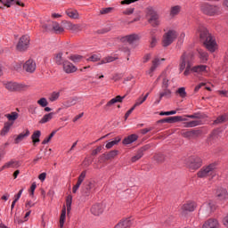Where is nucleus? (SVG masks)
Returning <instances> with one entry per match:
<instances>
[{"label":"nucleus","instance_id":"680f3d73","mask_svg":"<svg viewBox=\"0 0 228 228\" xmlns=\"http://www.w3.org/2000/svg\"><path fill=\"white\" fill-rule=\"evenodd\" d=\"M177 94L180 95V97L184 99V97H186V89L184 87H180L177 90Z\"/></svg>","mask_w":228,"mask_h":228},{"label":"nucleus","instance_id":"6e6d98bb","mask_svg":"<svg viewBox=\"0 0 228 228\" xmlns=\"http://www.w3.org/2000/svg\"><path fill=\"white\" fill-rule=\"evenodd\" d=\"M101 60V54H93L91 55L88 59H87V61H93V62H95V61H100Z\"/></svg>","mask_w":228,"mask_h":228},{"label":"nucleus","instance_id":"5fc2aeb1","mask_svg":"<svg viewBox=\"0 0 228 228\" xmlns=\"http://www.w3.org/2000/svg\"><path fill=\"white\" fill-rule=\"evenodd\" d=\"M154 160L157 163H163V161H165V156L163 154H161V153L156 154L154 156Z\"/></svg>","mask_w":228,"mask_h":228},{"label":"nucleus","instance_id":"c85d7f7f","mask_svg":"<svg viewBox=\"0 0 228 228\" xmlns=\"http://www.w3.org/2000/svg\"><path fill=\"white\" fill-rule=\"evenodd\" d=\"M53 61L57 65H63V63H65V60H63V53H56L53 57Z\"/></svg>","mask_w":228,"mask_h":228},{"label":"nucleus","instance_id":"0eeeda50","mask_svg":"<svg viewBox=\"0 0 228 228\" xmlns=\"http://www.w3.org/2000/svg\"><path fill=\"white\" fill-rule=\"evenodd\" d=\"M197 208V203L194 201H187L180 208V215L183 216H186L189 213H191L195 211V208Z\"/></svg>","mask_w":228,"mask_h":228},{"label":"nucleus","instance_id":"c03bdc74","mask_svg":"<svg viewBox=\"0 0 228 228\" xmlns=\"http://www.w3.org/2000/svg\"><path fill=\"white\" fill-rule=\"evenodd\" d=\"M12 126H13V123L7 122L4 124V126L1 132L2 136H4L7 133H9Z\"/></svg>","mask_w":228,"mask_h":228},{"label":"nucleus","instance_id":"338daca9","mask_svg":"<svg viewBox=\"0 0 228 228\" xmlns=\"http://www.w3.org/2000/svg\"><path fill=\"white\" fill-rule=\"evenodd\" d=\"M72 207V196H68L66 200V208Z\"/></svg>","mask_w":228,"mask_h":228},{"label":"nucleus","instance_id":"13d9d810","mask_svg":"<svg viewBox=\"0 0 228 228\" xmlns=\"http://www.w3.org/2000/svg\"><path fill=\"white\" fill-rule=\"evenodd\" d=\"M118 154V151L113 150V151H110V152L107 154L106 159H112L115 158Z\"/></svg>","mask_w":228,"mask_h":228},{"label":"nucleus","instance_id":"f3484780","mask_svg":"<svg viewBox=\"0 0 228 228\" xmlns=\"http://www.w3.org/2000/svg\"><path fill=\"white\" fill-rule=\"evenodd\" d=\"M140 40V36L138 34H131L128 36H125L121 38V42H128V44H134Z\"/></svg>","mask_w":228,"mask_h":228},{"label":"nucleus","instance_id":"f8f14e48","mask_svg":"<svg viewBox=\"0 0 228 228\" xmlns=\"http://www.w3.org/2000/svg\"><path fill=\"white\" fill-rule=\"evenodd\" d=\"M216 199L220 201L227 200H228V192L227 189H224L222 187L218 188L216 191Z\"/></svg>","mask_w":228,"mask_h":228},{"label":"nucleus","instance_id":"e2e57ef3","mask_svg":"<svg viewBox=\"0 0 228 228\" xmlns=\"http://www.w3.org/2000/svg\"><path fill=\"white\" fill-rule=\"evenodd\" d=\"M225 120H227V116H219L215 120V124H222V122H225Z\"/></svg>","mask_w":228,"mask_h":228},{"label":"nucleus","instance_id":"9b49d317","mask_svg":"<svg viewBox=\"0 0 228 228\" xmlns=\"http://www.w3.org/2000/svg\"><path fill=\"white\" fill-rule=\"evenodd\" d=\"M189 161L188 167L191 170H197L202 167V159L199 157H191Z\"/></svg>","mask_w":228,"mask_h":228},{"label":"nucleus","instance_id":"4d7b16f0","mask_svg":"<svg viewBox=\"0 0 228 228\" xmlns=\"http://www.w3.org/2000/svg\"><path fill=\"white\" fill-rule=\"evenodd\" d=\"M69 60H71V61H73L74 63H79V61H81L83 60V56H81V55H71L69 57Z\"/></svg>","mask_w":228,"mask_h":228},{"label":"nucleus","instance_id":"0e129e2a","mask_svg":"<svg viewBox=\"0 0 228 228\" xmlns=\"http://www.w3.org/2000/svg\"><path fill=\"white\" fill-rule=\"evenodd\" d=\"M144 102H145V98L140 97L139 99H137V101L135 102V103L133 107L136 108L138 106H141V104H143Z\"/></svg>","mask_w":228,"mask_h":228},{"label":"nucleus","instance_id":"aec40b11","mask_svg":"<svg viewBox=\"0 0 228 228\" xmlns=\"http://www.w3.org/2000/svg\"><path fill=\"white\" fill-rule=\"evenodd\" d=\"M94 188H95V184L94 183V182H88V183L86 184L83 189L84 197H90V193L92 190H94Z\"/></svg>","mask_w":228,"mask_h":228},{"label":"nucleus","instance_id":"58836bf2","mask_svg":"<svg viewBox=\"0 0 228 228\" xmlns=\"http://www.w3.org/2000/svg\"><path fill=\"white\" fill-rule=\"evenodd\" d=\"M162 77V88H168V83L170 79L167 77V75H160V77L157 79V81H159V78Z\"/></svg>","mask_w":228,"mask_h":228},{"label":"nucleus","instance_id":"774afa93","mask_svg":"<svg viewBox=\"0 0 228 228\" xmlns=\"http://www.w3.org/2000/svg\"><path fill=\"white\" fill-rule=\"evenodd\" d=\"M73 25H74V24H73L72 22H70V21H66V22L64 23V28H65L66 29H69V31H71Z\"/></svg>","mask_w":228,"mask_h":228},{"label":"nucleus","instance_id":"de8ad7c7","mask_svg":"<svg viewBox=\"0 0 228 228\" xmlns=\"http://www.w3.org/2000/svg\"><path fill=\"white\" fill-rule=\"evenodd\" d=\"M5 117H6V118H8V120L15 122V120H17V118H19V113L12 112L11 114H6Z\"/></svg>","mask_w":228,"mask_h":228},{"label":"nucleus","instance_id":"412c9836","mask_svg":"<svg viewBox=\"0 0 228 228\" xmlns=\"http://www.w3.org/2000/svg\"><path fill=\"white\" fill-rule=\"evenodd\" d=\"M124 99H126V95H118L115 98H112L110 102H108L105 105V108H110V106H113V104H117V102H122Z\"/></svg>","mask_w":228,"mask_h":228},{"label":"nucleus","instance_id":"7c9ffc66","mask_svg":"<svg viewBox=\"0 0 228 228\" xmlns=\"http://www.w3.org/2000/svg\"><path fill=\"white\" fill-rule=\"evenodd\" d=\"M0 3H3L4 4V6H7V8H10V4L11 3H16V4H18V6H24V3L19 1V0H0Z\"/></svg>","mask_w":228,"mask_h":228},{"label":"nucleus","instance_id":"8fccbe9b","mask_svg":"<svg viewBox=\"0 0 228 228\" xmlns=\"http://www.w3.org/2000/svg\"><path fill=\"white\" fill-rule=\"evenodd\" d=\"M60 99V93L53 92L49 96L50 102H54L55 101H58Z\"/></svg>","mask_w":228,"mask_h":228},{"label":"nucleus","instance_id":"864d4df0","mask_svg":"<svg viewBox=\"0 0 228 228\" xmlns=\"http://www.w3.org/2000/svg\"><path fill=\"white\" fill-rule=\"evenodd\" d=\"M181 134L183 136V138H191V136L195 134V132L183 130L181 132Z\"/></svg>","mask_w":228,"mask_h":228},{"label":"nucleus","instance_id":"423d86ee","mask_svg":"<svg viewBox=\"0 0 228 228\" xmlns=\"http://www.w3.org/2000/svg\"><path fill=\"white\" fill-rule=\"evenodd\" d=\"M177 38V32L175 30H168L166 34L163 36L162 45L163 47H168L174 40Z\"/></svg>","mask_w":228,"mask_h":228},{"label":"nucleus","instance_id":"bf43d9fd","mask_svg":"<svg viewBox=\"0 0 228 228\" xmlns=\"http://www.w3.org/2000/svg\"><path fill=\"white\" fill-rule=\"evenodd\" d=\"M8 145H9L8 142H5L0 148V158H2V159L4 158V154H6V151H4V149H6V147H8Z\"/></svg>","mask_w":228,"mask_h":228},{"label":"nucleus","instance_id":"37998d69","mask_svg":"<svg viewBox=\"0 0 228 228\" xmlns=\"http://www.w3.org/2000/svg\"><path fill=\"white\" fill-rule=\"evenodd\" d=\"M146 15L147 17H152L154 15H158V12H156V9L152 6H149L146 9Z\"/></svg>","mask_w":228,"mask_h":228},{"label":"nucleus","instance_id":"c756f323","mask_svg":"<svg viewBox=\"0 0 228 228\" xmlns=\"http://www.w3.org/2000/svg\"><path fill=\"white\" fill-rule=\"evenodd\" d=\"M54 115H56V113L54 112H50L48 114H45L41 120L39 121L40 124H47V122L53 120V117H54Z\"/></svg>","mask_w":228,"mask_h":228},{"label":"nucleus","instance_id":"bb28decb","mask_svg":"<svg viewBox=\"0 0 228 228\" xmlns=\"http://www.w3.org/2000/svg\"><path fill=\"white\" fill-rule=\"evenodd\" d=\"M67 218V208L63 207L61 210V214L60 216V221H59V227L63 228V225H65V220Z\"/></svg>","mask_w":228,"mask_h":228},{"label":"nucleus","instance_id":"39448f33","mask_svg":"<svg viewBox=\"0 0 228 228\" xmlns=\"http://www.w3.org/2000/svg\"><path fill=\"white\" fill-rule=\"evenodd\" d=\"M216 169V166L215 164H210L198 172V177H208L209 175L214 177V175H216V172L215 171Z\"/></svg>","mask_w":228,"mask_h":228},{"label":"nucleus","instance_id":"603ef678","mask_svg":"<svg viewBox=\"0 0 228 228\" xmlns=\"http://www.w3.org/2000/svg\"><path fill=\"white\" fill-rule=\"evenodd\" d=\"M57 132H58V130H53L50 134V135L42 142V144L45 145L46 143H49L50 140H53V137L54 136V134H56Z\"/></svg>","mask_w":228,"mask_h":228},{"label":"nucleus","instance_id":"1a4fd4ad","mask_svg":"<svg viewBox=\"0 0 228 228\" xmlns=\"http://www.w3.org/2000/svg\"><path fill=\"white\" fill-rule=\"evenodd\" d=\"M28 86L24 84H19L17 82H7L5 84L6 90H9V92H20V90H24V88H27Z\"/></svg>","mask_w":228,"mask_h":228},{"label":"nucleus","instance_id":"4c0bfd02","mask_svg":"<svg viewBox=\"0 0 228 228\" xmlns=\"http://www.w3.org/2000/svg\"><path fill=\"white\" fill-rule=\"evenodd\" d=\"M198 53L200 54V59L202 61V63H206V61H208L209 55L208 54V53L204 52V50H198Z\"/></svg>","mask_w":228,"mask_h":228},{"label":"nucleus","instance_id":"b1692460","mask_svg":"<svg viewBox=\"0 0 228 228\" xmlns=\"http://www.w3.org/2000/svg\"><path fill=\"white\" fill-rule=\"evenodd\" d=\"M148 22L153 26V28H156V26H159V15L155 14L153 16L148 17Z\"/></svg>","mask_w":228,"mask_h":228},{"label":"nucleus","instance_id":"9d476101","mask_svg":"<svg viewBox=\"0 0 228 228\" xmlns=\"http://www.w3.org/2000/svg\"><path fill=\"white\" fill-rule=\"evenodd\" d=\"M23 69L28 74H33L37 70V62L34 60L29 59L23 64Z\"/></svg>","mask_w":228,"mask_h":228},{"label":"nucleus","instance_id":"f03ea898","mask_svg":"<svg viewBox=\"0 0 228 228\" xmlns=\"http://www.w3.org/2000/svg\"><path fill=\"white\" fill-rule=\"evenodd\" d=\"M193 53L191 52H184L181 57L179 61V70L180 72H183L184 76H190L191 74V67H193Z\"/></svg>","mask_w":228,"mask_h":228},{"label":"nucleus","instance_id":"72a5a7b5","mask_svg":"<svg viewBox=\"0 0 228 228\" xmlns=\"http://www.w3.org/2000/svg\"><path fill=\"white\" fill-rule=\"evenodd\" d=\"M41 134H42V133L40 132V130H37L33 133V134L31 135V139H32L34 145H35V143H38L40 142Z\"/></svg>","mask_w":228,"mask_h":228},{"label":"nucleus","instance_id":"ddd939ff","mask_svg":"<svg viewBox=\"0 0 228 228\" xmlns=\"http://www.w3.org/2000/svg\"><path fill=\"white\" fill-rule=\"evenodd\" d=\"M62 67L66 74H74L77 70V68L69 61H64Z\"/></svg>","mask_w":228,"mask_h":228},{"label":"nucleus","instance_id":"5701e85b","mask_svg":"<svg viewBox=\"0 0 228 228\" xmlns=\"http://www.w3.org/2000/svg\"><path fill=\"white\" fill-rule=\"evenodd\" d=\"M149 149V145L143 146L135 156L132 158V163H135L138 159H141L143 157V151Z\"/></svg>","mask_w":228,"mask_h":228},{"label":"nucleus","instance_id":"ea45409f","mask_svg":"<svg viewBox=\"0 0 228 228\" xmlns=\"http://www.w3.org/2000/svg\"><path fill=\"white\" fill-rule=\"evenodd\" d=\"M154 33H156V30L153 29L150 32L151 35V40L150 42V47L153 48L156 47V45L158 44V38H156V36H154Z\"/></svg>","mask_w":228,"mask_h":228},{"label":"nucleus","instance_id":"a18cd8bd","mask_svg":"<svg viewBox=\"0 0 228 228\" xmlns=\"http://www.w3.org/2000/svg\"><path fill=\"white\" fill-rule=\"evenodd\" d=\"M197 126H200V121L192 120V121L184 123V127H197Z\"/></svg>","mask_w":228,"mask_h":228},{"label":"nucleus","instance_id":"f704fd0d","mask_svg":"<svg viewBox=\"0 0 228 228\" xmlns=\"http://www.w3.org/2000/svg\"><path fill=\"white\" fill-rule=\"evenodd\" d=\"M52 26V29H53L55 33H63V31H65V29L61 26H60V23L56 21H53Z\"/></svg>","mask_w":228,"mask_h":228},{"label":"nucleus","instance_id":"69168bd1","mask_svg":"<svg viewBox=\"0 0 228 228\" xmlns=\"http://www.w3.org/2000/svg\"><path fill=\"white\" fill-rule=\"evenodd\" d=\"M134 13V8H129L123 12V15H133Z\"/></svg>","mask_w":228,"mask_h":228},{"label":"nucleus","instance_id":"c9c22d12","mask_svg":"<svg viewBox=\"0 0 228 228\" xmlns=\"http://www.w3.org/2000/svg\"><path fill=\"white\" fill-rule=\"evenodd\" d=\"M66 13L70 19H79V12L77 10L69 9Z\"/></svg>","mask_w":228,"mask_h":228},{"label":"nucleus","instance_id":"2f4dec72","mask_svg":"<svg viewBox=\"0 0 228 228\" xmlns=\"http://www.w3.org/2000/svg\"><path fill=\"white\" fill-rule=\"evenodd\" d=\"M181 10H182L181 5L172 6L170 9V16L175 17L176 15H179V13H181Z\"/></svg>","mask_w":228,"mask_h":228},{"label":"nucleus","instance_id":"cd10ccee","mask_svg":"<svg viewBox=\"0 0 228 228\" xmlns=\"http://www.w3.org/2000/svg\"><path fill=\"white\" fill-rule=\"evenodd\" d=\"M208 66L206 65H198L191 68V72H196V74H202V72H206Z\"/></svg>","mask_w":228,"mask_h":228},{"label":"nucleus","instance_id":"4be33fe9","mask_svg":"<svg viewBox=\"0 0 228 228\" xmlns=\"http://www.w3.org/2000/svg\"><path fill=\"white\" fill-rule=\"evenodd\" d=\"M131 227V219L126 218L119 221L114 228H128Z\"/></svg>","mask_w":228,"mask_h":228},{"label":"nucleus","instance_id":"20e7f679","mask_svg":"<svg viewBox=\"0 0 228 228\" xmlns=\"http://www.w3.org/2000/svg\"><path fill=\"white\" fill-rule=\"evenodd\" d=\"M215 209H216V205L213 200H208L201 206L200 213L204 216H209Z\"/></svg>","mask_w":228,"mask_h":228},{"label":"nucleus","instance_id":"473e14b6","mask_svg":"<svg viewBox=\"0 0 228 228\" xmlns=\"http://www.w3.org/2000/svg\"><path fill=\"white\" fill-rule=\"evenodd\" d=\"M160 99H163V97H166V99H170L172 97V91L168 88H163V92L159 93Z\"/></svg>","mask_w":228,"mask_h":228},{"label":"nucleus","instance_id":"393cba45","mask_svg":"<svg viewBox=\"0 0 228 228\" xmlns=\"http://www.w3.org/2000/svg\"><path fill=\"white\" fill-rule=\"evenodd\" d=\"M77 103V97H74L62 102V106L63 108L67 109V108H70L71 106H76Z\"/></svg>","mask_w":228,"mask_h":228},{"label":"nucleus","instance_id":"6ab92c4d","mask_svg":"<svg viewBox=\"0 0 228 228\" xmlns=\"http://www.w3.org/2000/svg\"><path fill=\"white\" fill-rule=\"evenodd\" d=\"M85 177H86V171H83L80 175L78 176L77 184L73 186L72 192L77 193V190H79V186L83 183V181H85Z\"/></svg>","mask_w":228,"mask_h":228},{"label":"nucleus","instance_id":"49530a36","mask_svg":"<svg viewBox=\"0 0 228 228\" xmlns=\"http://www.w3.org/2000/svg\"><path fill=\"white\" fill-rule=\"evenodd\" d=\"M120 137H116L114 141L109 142L105 147L106 149H111L112 147H114V145H117V143H118L120 142Z\"/></svg>","mask_w":228,"mask_h":228},{"label":"nucleus","instance_id":"a211bd4d","mask_svg":"<svg viewBox=\"0 0 228 228\" xmlns=\"http://www.w3.org/2000/svg\"><path fill=\"white\" fill-rule=\"evenodd\" d=\"M220 227V224L218 223V220L210 218L203 224L201 228H218Z\"/></svg>","mask_w":228,"mask_h":228},{"label":"nucleus","instance_id":"e433bc0d","mask_svg":"<svg viewBox=\"0 0 228 228\" xmlns=\"http://www.w3.org/2000/svg\"><path fill=\"white\" fill-rule=\"evenodd\" d=\"M115 60H117V57H114V56H107V57H104L99 63L98 65H104L106 63H111L113 61H115Z\"/></svg>","mask_w":228,"mask_h":228},{"label":"nucleus","instance_id":"dca6fc26","mask_svg":"<svg viewBox=\"0 0 228 228\" xmlns=\"http://www.w3.org/2000/svg\"><path fill=\"white\" fill-rule=\"evenodd\" d=\"M19 167H20V162H19L18 160L12 159L0 168V171L2 172V170H6L8 168H19Z\"/></svg>","mask_w":228,"mask_h":228},{"label":"nucleus","instance_id":"052dcab7","mask_svg":"<svg viewBox=\"0 0 228 228\" xmlns=\"http://www.w3.org/2000/svg\"><path fill=\"white\" fill-rule=\"evenodd\" d=\"M113 8L111 7H107V8H102L100 11L101 15H108V13H111Z\"/></svg>","mask_w":228,"mask_h":228},{"label":"nucleus","instance_id":"09e8293b","mask_svg":"<svg viewBox=\"0 0 228 228\" xmlns=\"http://www.w3.org/2000/svg\"><path fill=\"white\" fill-rule=\"evenodd\" d=\"M37 104L41 106V108H45L46 106H49V102H47L46 98L43 97L37 101Z\"/></svg>","mask_w":228,"mask_h":228},{"label":"nucleus","instance_id":"6e6552de","mask_svg":"<svg viewBox=\"0 0 228 228\" xmlns=\"http://www.w3.org/2000/svg\"><path fill=\"white\" fill-rule=\"evenodd\" d=\"M28 47H29V36H22L16 45V49L17 51L22 53L27 51Z\"/></svg>","mask_w":228,"mask_h":228},{"label":"nucleus","instance_id":"a19ab883","mask_svg":"<svg viewBox=\"0 0 228 228\" xmlns=\"http://www.w3.org/2000/svg\"><path fill=\"white\" fill-rule=\"evenodd\" d=\"M26 136H29V130H27L25 134H20L14 140L15 143H20Z\"/></svg>","mask_w":228,"mask_h":228},{"label":"nucleus","instance_id":"2eb2a0df","mask_svg":"<svg viewBox=\"0 0 228 228\" xmlns=\"http://www.w3.org/2000/svg\"><path fill=\"white\" fill-rule=\"evenodd\" d=\"M161 61H165V58L159 59V58L156 57L152 61V65H151V69L148 70L149 76L152 77V72H154V70H156L158 69V67H159V65H161Z\"/></svg>","mask_w":228,"mask_h":228},{"label":"nucleus","instance_id":"4468645a","mask_svg":"<svg viewBox=\"0 0 228 228\" xmlns=\"http://www.w3.org/2000/svg\"><path fill=\"white\" fill-rule=\"evenodd\" d=\"M91 213L92 215H94V216H99V215H102L104 213V205L102 203H96L93 205L91 208Z\"/></svg>","mask_w":228,"mask_h":228},{"label":"nucleus","instance_id":"7ed1b4c3","mask_svg":"<svg viewBox=\"0 0 228 228\" xmlns=\"http://www.w3.org/2000/svg\"><path fill=\"white\" fill-rule=\"evenodd\" d=\"M200 11L204 15H208V17H218V15H222V8L209 3L201 4Z\"/></svg>","mask_w":228,"mask_h":228},{"label":"nucleus","instance_id":"3c124183","mask_svg":"<svg viewBox=\"0 0 228 228\" xmlns=\"http://www.w3.org/2000/svg\"><path fill=\"white\" fill-rule=\"evenodd\" d=\"M83 30V25L80 24H73V26L71 27V31L73 33H79V31Z\"/></svg>","mask_w":228,"mask_h":228},{"label":"nucleus","instance_id":"a878e982","mask_svg":"<svg viewBox=\"0 0 228 228\" xmlns=\"http://www.w3.org/2000/svg\"><path fill=\"white\" fill-rule=\"evenodd\" d=\"M138 140V135L133 134L131 135H128L123 140L124 145H129L130 143H133Z\"/></svg>","mask_w":228,"mask_h":228},{"label":"nucleus","instance_id":"f257e3e1","mask_svg":"<svg viewBox=\"0 0 228 228\" xmlns=\"http://www.w3.org/2000/svg\"><path fill=\"white\" fill-rule=\"evenodd\" d=\"M199 33L200 39L203 45H205L206 49H208V51L210 53H215V51H216V41L215 40V37L209 34L208 28L203 26H200Z\"/></svg>","mask_w":228,"mask_h":228},{"label":"nucleus","instance_id":"79ce46f5","mask_svg":"<svg viewBox=\"0 0 228 228\" xmlns=\"http://www.w3.org/2000/svg\"><path fill=\"white\" fill-rule=\"evenodd\" d=\"M179 120H183L181 116H174V117L166 118V122L167 124H174L175 122H179Z\"/></svg>","mask_w":228,"mask_h":228}]
</instances>
